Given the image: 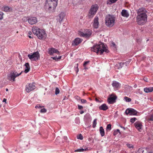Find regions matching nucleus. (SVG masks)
<instances>
[{
    "instance_id": "obj_1",
    "label": "nucleus",
    "mask_w": 153,
    "mask_h": 153,
    "mask_svg": "<svg viewBox=\"0 0 153 153\" xmlns=\"http://www.w3.org/2000/svg\"><path fill=\"white\" fill-rule=\"evenodd\" d=\"M91 51L98 54L99 52L102 54L105 52L108 53L109 51L106 48L105 45L102 43L94 45L91 48Z\"/></svg>"
},
{
    "instance_id": "obj_2",
    "label": "nucleus",
    "mask_w": 153,
    "mask_h": 153,
    "mask_svg": "<svg viewBox=\"0 0 153 153\" xmlns=\"http://www.w3.org/2000/svg\"><path fill=\"white\" fill-rule=\"evenodd\" d=\"M33 33L40 39H44L47 37V34L44 30L41 29L37 27H33L32 29Z\"/></svg>"
},
{
    "instance_id": "obj_3",
    "label": "nucleus",
    "mask_w": 153,
    "mask_h": 153,
    "mask_svg": "<svg viewBox=\"0 0 153 153\" xmlns=\"http://www.w3.org/2000/svg\"><path fill=\"white\" fill-rule=\"evenodd\" d=\"M115 17L113 15L108 14L106 16L105 24L109 27H112L114 25Z\"/></svg>"
},
{
    "instance_id": "obj_4",
    "label": "nucleus",
    "mask_w": 153,
    "mask_h": 153,
    "mask_svg": "<svg viewBox=\"0 0 153 153\" xmlns=\"http://www.w3.org/2000/svg\"><path fill=\"white\" fill-rule=\"evenodd\" d=\"M57 0H47L45 5L46 9L51 10L52 8H55L57 4Z\"/></svg>"
},
{
    "instance_id": "obj_5",
    "label": "nucleus",
    "mask_w": 153,
    "mask_h": 153,
    "mask_svg": "<svg viewBox=\"0 0 153 153\" xmlns=\"http://www.w3.org/2000/svg\"><path fill=\"white\" fill-rule=\"evenodd\" d=\"M147 15H137V22L139 25L143 24L147 20Z\"/></svg>"
},
{
    "instance_id": "obj_6",
    "label": "nucleus",
    "mask_w": 153,
    "mask_h": 153,
    "mask_svg": "<svg viewBox=\"0 0 153 153\" xmlns=\"http://www.w3.org/2000/svg\"><path fill=\"white\" fill-rule=\"evenodd\" d=\"M28 57L31 61H35L39 59L40 55L38 51L35 52L33 53L28 55Z\"/></svg>"
},
{
    "instance_id": "obj_7",
    "label": "nucleus",
    "mask_w": 153,
    "mask_h": 153,
    "mask_svg": "<svg viewBox=\"0 0 153 153\" xmlns=\"http://www.w3.org/2000/svg\"><path fill=\"white\" fill-rule=\"evenodd\" d=\"M23 72L22 71L19 74L17 73L16 72H11L9 75L7 76V79L10 81L13 80V81H15V78L18 76H19L21 74L22 72Z\"/></svg>"
},
{
    "instance_id": "obj_8",
    "label": "nucleus",
    "mask_w": 153,
    "mask_h": 153,
    "mask_svg": "<svg viewBox=\"0 0 153 153\" xmlns=\"http://www.w3.org/2000/svg\"><path fill=\"white\" fill-rule=\"evenodd\" d=\"M79 34L81 36L88 38L91 35L92 31L90 30L87 29L85 30L84 33L80 32Z\"/></svg>"
},
{
    "instance_id": "obj_9",
    "label": "nucleus",
    "mask_w": 153,
    "mask_h": 153,
    "mask_svg": "<svg viewBox=\"0 0 153 153\" xmlns=\"http://www.w3.org/2000/svg\"><path fill=\"white\" fill-rule=\"evenodd\" d=\"M98 8V7L97 4L92 5L90 10L89 14L91 15H94L97 13Z\"/></svg>"
},
{
    "instance_id": "obj_10",
    "label": "nucleus",
    "mask_w": 153,
    "mask_h": 153,
    "mask_svg": "<svg viewBox=\"0 0 153 153\" xmlns=\"http://www.w3.org/2000/svg\"><path fill=\"white\" fill-rule=\"evenodd\" d=\"M35 88L34 83L27 84L26 85L25 90L27 92H29Z\"/></svg>"
},
{
    "instance_id": "obj_11",
    "label": "nucleus",
    "mask_w": 153,
    "mask_h": 153,
    "mask_svg": "<svg viewBox=\"0 0 153 153\" xmlns=\"http://www.w3.org/2000/svg\"><path fill=\"white\" fill-rule=\"evenodd\" d=\"M125 113L127 115L129 114L131 115H135L137 114V111L133 108H130L126 109Z\"/></svg>"
},
{
    "instance_id": "obj_12",
    "label": "nucleus",
    "mask_w": 153,
    "mask_h": 153,
    "mask_svg": "<svg viewBox=\"0 0 153 153\" xmlns=\"http://www.w3.org/2000/svg\"><path fill=\"white\" fill-rule=\"evenodd\" d=\"M136 11L138 15H147L146 13L147 12L146 9L143 7L139 8L136 10Z\"/></svg>"
},
{
    "instance_id": "obj_13",
    "label": "nucleus",
    "mask_w": 153,
    "mask_h": 153,
    "mask_svg": "<svg viewBox=\"0 0 153 153\" xmlns=\"http://www.w3.org/2000/svg\"><path fill=\"white\" fill-rule=\"evenodd\" d=\"M48 53L51 55H52L54 53H56L58 55L59 54V52L58 50L53 48H49L48 50Z\"/></svg>"
},
{
    "instance_id": "obj_14",
    "label": "nucleus",
    "mask_w": 153,
    "mask_h": 153,
    "mask_svg": "<svg viewBox=\"0 0 153 153\" xmlns=\"http://www.w3.org/2000/svg\"><path fill=\"white\" fill-rule=\"evenodd\" d=\"M28 23L30 25H33L37 22V18L35 17H31L28 19Z\"/></svg>"
},
{
    "instance_id": "obj_15",
    "label": "nucleus",
    "mask_w": 153,
    "mask_h": 153,
    "mask_svg": "<svg viewBox=\"0 0 153 153\" xmlns=\"http://www.w3.org/2000/svg\"><path fill=\"white\" fill-rule=\"evenodd\" d=\"M99 18L97 16H96L94 20L93 27L95 28H97L99 27Z\"/></svg>"
},
{
    "instance_id": "obj_16",
    "label": "nucleus",
    "mask_w": 153,
    "mask_h": 153,
    "mask_svg": "<svg viewBox=\"0 0 153 153\" xmlns=\"http://www.w3.org/2000/svg\"><path fill=\"white\" fill-rule=\"evenodd\" d=\"M117 97L116 96H112L109 97L108 99V101L109 104H113L115 102Z\"/></svg>"
},
{
    "instance_id": "obj_17",
    "label": "nucleus",
    "mask_w": 153,
    "mask_h": 153,
    "mask_svg": "<svg viewBox=\"0 0 153 153\" xmlns=\"http://www.w3.org/2000/svg\"><path fill=\"white\" fill-rule=\"evenodd\" d=\"M112 85L114 88H117V89L120 88L121 84L119 82L115 81H114L112 83Z\"/></svg>"
},
{
    "instance_id": "obj_18",
    "label": "nucleus",
    "mask_w": 153,
    "mask_h": 153,
    "mask_svg": "<svg viewBox=\"0 0 153 153\" xmlns=\"http://www.w3.org/2000/svg\"><path fill=\"white\" fill-rule=\"evenodd\" d=\"M134 125L136 128L139 131H140L142 129V126L141 123L140 122H136Z\"/></svg>"
},
{
    "instance_id": "obj_19",
    "label": "nucleus",
    "mask_w": 153,
    "mask_h": 153,
    "mask_svg": "<svg viewBox=\"0 0 153 153\" xmlns=\"http://www.w3.org/2000/svg\"><path fill=\"white\" fill-rule=\"evenodd\" d=\"M82 41V39H80L79 38H77L74 41V42L73 43V45H77L80 43Z\"/></svg>"
},
{
    "instance_id": "obj_20",
    "label": "nucleus",
    "mask_w": 153,
    "mask_h": 153,
    "mask_svg": "<svg viewBox=\"0 0 153 153\" xmlns=\"http://www.w3.org/2000/svg\"><path fill=\"white\" fill-rule=\"evenodd\" d=\"M121 15L122 16L127 18L129 16V14L127 11L125 10H123L121 12Z\"/></svg>"
},
{
    "instance_id": "obj_21",
    "label": "nucleus",
    "mask_w": 153,
    "mask_h": 153,
    "mask_svg": "<svg viewBox=\"0 0 153 153\" xmlns=\"http://www.w3.org/2000/svg\"><path fill=\"white\" fill-rule=\"evenodd\" d=\"M25 70L24 71L25 73H27L30 70V67L29 64L28 63H26L25 65Z\"/></svg>"
},
{
    "instance_id": "obj_22",
    "label": "nucleus",
    "mask_w": 153,
    "mask_h": 153,
    "mask_svg": "<svg viewBox=\"0 0 153 153\" xmlns=\"http://www.w3.org/2000/svg\"><path fill=\"white\" fill-rule=\"evenodd\" d=\"M108 107L107 106L106 104H102V105L100 106L99 108L101 110H102L103 111H105L108 109Z\"/></svg>"
},
{
    "instance_id": "obj_23",
    "label": "nucleus",
    "mask_w": 153,
    "mask_h": 153,
    "mask_svg": "<svg viewBox=\"0 0 153 153\" xmlns=\"http://www.w3.org/2000/svg\"><path fill=\"white\" fill-rule=\"evenodd\" d=\"M144 90L146 93L151 92L153 91V87L146 88H144Z\"/></svg>"
},
{
    "instance_id": "obj_24",
    "label": "nucleus",
    "mask_w": 153,
    "mask_h": 153,
    "mask_svg": "<svg viewBox=\"0 0 153 153\" xmlns=\"http://www.w3.org/2000/svg\"><path fill=\"white\" fill-rule=\"evenodd\" d=\"M100 132L102 137H103L105 135V131L104 129L102 126H100Z\"/></svg>"
},
{
    "instance_id": "obj_25",
    "label": "nucleus",
    "mask_w": 153,
    "mask_h": 153,
    "mask_svg": "<svg viewBox=\"0 0 153 153\" xmlns=\"http://www.w3.org/2000/svg\"><path fill=\"white\" fill-rule=\"evenodd\" d=\"M59 22H62L63 18L65 16L64 13L63 12H62L59 14Z\"/></svg>"
},
{
    "instance_id": "obj_26",
    "label": "nucleus",
    "mask_w": 153,
    "mask_h": 153,
    "mask_svg": "<svg viewBox=\"0 0 153 153\" xmlns=\"http://www.w3.org/2000/svg\"><path fill=\"white\" fill-rule=\"evenodd\" d=\"M88 150V149L87 148L86 149H83V148H81L79 149H76L74 151V152H83L84 151H86Z\"/></svg>"
},
{
    "instance_id": "obj_27",
    "label": "nucleus",
    "mask_w": 153,
    "mask_h": 153,
    "mask_svg": "<svg viewBox=\"0 0 153 153\" xmlns=\"http://www.w3.org/2000/svg\"><path fill=\"white\" fill-rule=\"evenodd\" d=\"M3 9L4 11L7 12L10 11V9L11 10V8H10L8 6H6L4 7Z\"/></svg>"
},
{
    "instance_id": "obj_28",
    "label": "nucleus",
    "mask_w": 153,
    "mask_h": 153,
    "mask_svg": "<svg viewBox=\"0 0 153 153\" xmlns=\"http://www.w3.org/2000/svg\"><path fill=\"white\" fill-rule=\"evenodd\" d=\"M124 100L126 102H130L131 101V98L126 97H124Z\"/></svg>"
},
{
    "instance_id": "obj_29",
    "label": "nucleus",
    "mask_w": 153,
    "mask_h": 153,
    "mask_svg": "<svg viewBox=\"0 0 153 153\" xmlns=\"http://www.w3.org/2000/svg\"><path fill=\"white\" fill-rule=\"evenodd\" d=\"M61 56H59L58 57H57L56 56L54 57H52L51 58L56 61H58L61 58Z\"/></svg>"
},
{
    "instance_id": "obj_30",
    "label": "nucleus",
    "mask_w": 153,
    "mask_h": 153,
    "mask_svg": "<svg viewBox=\"0 0 153 153\" xmlns=\"http://www.w3.org/2000/svg\"><path fill=\"white\" fill-rule=\"evenodd\" d=\"M111 124H108L106 127V130L108 131V130L109 131H110L111 129Z\"/></svg>"
},
{
    "instance_id": "obj_31",
    "label": "nucleus",
    "mask_w": 153,
    "mask_h": 153,
    "mask_svg": "<svg viewBox=\"0 0 153 153\" xmlns=\"http://www.w3.org/2000/svg\"><path fill=\"white\" fill-rule=\"evenodd\" d=\"M97 119H95L93 121V127L94 128L95 127L96 124H97Z\"/></svg>"
},
{
    "instance_id": "obj_32",
    "label": "nucleus",
    "mask_w": 153,
    "mask_h": 153,
    "mask_svg": "<svg viewBox=\"0 0 153 153\" xmlns=\"http://www.w3.org/2000/svg\"><path fill=\"white\" fill-rule=\"evenodd\" d=\"M78 139L82 140L83 139V137L81 134H80L77 136Z\"/></svg>"
},
{
    "instance_id": "obj_33",
    "label": "nucleus",
    "mask_w": 153,
    "mask_h": 153,
    "mask_svg": "<svg viewBox=\"0 0 153 153\" xmlns=\"http://www.w3.org/2000/svg\"><path fill=\"white\" fill-rule=\"evenodd\" d=\"M59 90L58 88H56L55 90V94L56 95H57L59 93Z\"/></svg>"
},
{
    "instance_id": "obj_34",
    "label": "nucleus",
    "mask_w": 153,
    "mask_h": 153,
    "mask_svg": "<svg viewBox=\"0 0 153 153\" xmlns=\"http://www.w3.org/2000/svg\"><path fill=\"white\" fill-rule=\"evenodd\" d=\"M78 64H77L75 66V71L76 73H77L79 71V69L78 68Z\"/></svg>"
},
{
    "instance_id": "obj_35",
    "label": "nucleus",
    "mask_w": 153,
    "mask_h": 153,
    "mask_svg": "<svg viewBox=\"0 0 153 153\" xmlns=\"http://www.w3.org/2000/svg\"><path fill=\"white\" fill-rule=\"evenodd\" d=\"M137 120V119L135 117H133L130 119V121L132 123H134Z\"/></svg>"
},
{
    "instance_id": "obj_36",
    "label": "nucleus",
    "mask_w": 153,
    "mask_h": 153,
    "mask_svg": "<svg viewBox=\"0 0 153 153\" xmlns=\"http://www.w3.org/2000/svg\"><path fill=\"white\" fill-rule=\"evenodd\" d=\"M46 111H47V110L46 109H45V108H43L40 111V112L42 113H45L46 112Z\"/></svg>"
},
{
    "instance_id": "obj_37",
    "label": "nucleus",
    "mask_w": 153,
    "mask_h": 153,
    "mask_svg": "<svg viewBox=\"0 0 153 153\" xmlns=\"http://www.w3.org/2000/svg\"><path fill=\"white\" fill-rule=\"evenodd\" d=\"M126 145L128 147L130 148H133V146L131 144L127 143L126 144Z\"/></svg>"
},
{
    "instance_id": "obj_38",
    "label": "nucleus",
    "mask_w": 153,
    "mask_h": 153,
    "mask_svg": "<svg viewBox=\"0 0 153 153\" xmlns=\"http://www.w3.org/2000/svg\"><path fill=\"white\" fill-rule=\"evenodd\" d=\"M111 47H113L115 48H116V45L115 43L114 42H112L111 44Z\"/></svg>"
},
{
    "instance_id": "obj_39",
    "label": "nucleus",
    "mask_w": 153,
    "mask_h": 153,
    "mask_svg": "<svg viewBox=\"0 0 153 153\" xmlns=\"http://www.w3.org/2000/svg\"><path fill=\"white\" fill-rule=\"evenodd\" d=\"M126 88L128 89L130 91L132 90V87L129 86L128 85H126Z\"/></svg>"
},
{
    "instance_id": "obj_40",
    "label": "nucleus",
    "mask_w": 153,
    "mask_h": 153,
    "mask_svg": "<svg viewBox=\"0 0 153 153\" xmlns=\"http://www.w3.org/2000/svg\"><path fill=\"white\" fill-rule=\"evenodd\" d=\"M81 102L82 103H86L87 102V101L86 100L84 99H81L80 100Z\"/></svg>"
},
{
    "instance_id": "obj_41",
    "label": "nucleus",
    "mask_w": 153,
    "mask_h": 153,
    "mask_svg": "<svg viewBox=\"0 0 153 153\" xmlns=\"http://www.w3.org/2000/svg\"><path fill=\"white\" fill-rule=\"evenodd\" d=\"M3 13L1 12H0V20L3 19Z\"/></svg>"
},
{
    "instance_id": "obj_42",
    "label": "nucleus",
    "mask_w": 153,
    "mask_h": 153,
    "mask_svg": "<svg viewBox=\"0 0 153 153\" xmlns=\"http://www.w3.org/2000/svg\"><path fill=\"white\" fill-rule=\"evenodd\" d=\"M149 120L151 121H153V114H152L150 115Z\"/></svg>"
},
{
    "instance_id": "obj_43",
    "label": "nucleus",
    "mask_w": 153,
    "mask_h": 153,
    "mask_svg": "<svg viewBox=\"0 0 153 153\" xmlns=\"http://www.w3.org/2000/svg\"><path fill=\"white\" fill-rule=\"evenodd\" d=\"M89 63V61L85 62L83 64L84 67L86 66V65Z\"/></svg>"
},
{
    "instance_id": "obj_44",
    "label": "nucleus",
    "mask_w": 153,
    "mask_h": 153,
    "mask_svg": "<svg viewBox=\"0 0 153 153\" xmlns=\"http://www.w3.org/2000/svg\"><path fill=\"white\" fill-rule=\"evenodd\" d=\"M78 108L79 109H81L83 108V107L82 106L79 105H78Z\"/></svg>"
},
{
    "instance_id": "obj_45",
    "label": "nucleus",
    "mask_w": 153,
    "mask_h": 153,
    "mask_svg": "<svg viewBox=\"0 0 153 153\" xmlns=\"http://www.w3.org/2000/svg\"><path fill=\"white\" fill-rule=\"evenodd\" d=\"M117 0H109L112 3H114L116 2Z\"/></svg>"
},
{
    "instance_id": "obj_46",
    "label": "nucleus",
    "mask_w": 153,
    "mask_h": 153,
    "mask_svg": "<svg viewBox=\"0 0 153 153\" xmlns=\"http://www.w3.org/2000/svg\"><path fill=\"white\" fill-rule=\"evenodd\" d=\"M35 108H41V106L39 105H36L35 107Z\"/></svg>"
},
{
    "instance_id": "obj_47",
    "label": "nucleus",
    "mask_w": 153,
    "mask_h": 153,
    "mask_svg": "<svg viewBox=\"0 0 153 153\" xmlns=\"http://www.w3.org/2000/svg\"><path fill=\"white\" fill-rule=\"evenodd\" d=\"M117 112H115V113H114V117H117Z\"/></svg>"
},
{
    "instance_id": "obj_48",
    "label": "nucleus",
    "mask_w": 153,
    "mask_h": 153,
    "mask_svg": "<svg viewBox=\"0 0 153 153\" xmlns=\"http://www.w3.org/2000/svg\"><path fill=\"white\" fill-rule=\"evenodd\" d=\"M125 63L124 62H123V63H120V66H121V68L122 66H123V65Z\"/></svg>"
},
{
    "instance_id": "obj_49",
    "label": "nucleus",
    "mask_w": 153,
    "mask_h": 153,
    "mask_svg": "<svg viewBox=\"0 0 153 153\" xmlns=\"http://www.w3.org/2000/svg\"><path fill=\"white\" fill-rule=\"evenodd\" d=\"M6 99L5 98H4L3 100V102H5V103H6Z\"/></svg>"
},
{
    "instance_id": "obj_50",
    "label": "nucleus",
    "mask_w": 153,
    "mask_h": 153,
    "mask_svg": "<svg viewBox=\"0 0 153 153\" xmlns=\"http://www.w3.org/2000/svg\"><path fill=\"white\" fill-rule=\"evenodd\" d=\"M84 113V111H80V113L81 114H82Z\"/></svg>"
},
{
    "instance_id": "obj_51",
    "label": "nucleus",
    "mask_w": 153,
    "mask_h": 153,
    "mask_svg": "<svg viewBox=\"0 0 153 153\" xmlns=\"http://www.w3.org/2000/svg\"><path fill=\"white\" fill-rule=\"evenodd\" d=\"M77 100H81L80 97H79L77 96Z\"/></svg>"
},
{
    "instance_id": "obj_52",
    "label": "nucleus",
    "mask_w": 153,
    "mask_h": 153,
    "mask_svg": "<svg viewBox=\"0 0 153 153\" xmlns=\"http://www.w3.org/2000/svg\"><path fill=\"white\" fill-rule=\"evenodd\" d=\"M67 137L66 136H64V138L65 140H66L67 139Z\"/></svg>"
},
{
    "instance_id": "obj_53",
    "label": "nucleus",
    "mask_w": 153,
    "mask_h": 153,
    "mask_svg": "<svg viewBox=\"0 0 153 153\" xmlns=\"http://www.w3.org/2000/svg\"><path fill=\"white\" fill-rule=\"evenodd\" d=\"M32 33V32L31 31H29L28 32V34L30 35H31Z\"/></svg>"
},
{
    "instance_id": "obj_54",
    "label": "nucleus",
    "mask_w": 153,
    "mask_h": 153,
    "mask_svg": "<svg viewBox=\"0 0 153 153\" xmlns=\"http://www.w3.org/2000/svg\"><path fill=\"white\" fill-rule=\"evenodd\" d=\"M117 131L118 132H119V133H120V130H119V129H117Z\"/></svg>"
},
{
    "instance_id": "obj_55",
    "label": "nucleus",
    "mask_w": 153,
    "mask_h": 153,
    "mask_svg": "<svg viewBox=\"0 0 153 153\" xmlns=\"http://www.w3.org/2000/svg\"><path fill=\"white\" fill-rule=\"evenodd\" d=\"M28 37H29V38H33V37H31V36H28Z\"/></svg>"
},
{
    "instance_id": "obj_56",
    "label": "nucleus",
    "mask_w": 153,
    "mask_h": 153,
    "mask_svg": "<svg viewBox=\"0 0 153 153\" xmlns=\"http://www.w3.org/2000/svg\"><path fill=\"white\" fill-rule=\"evenodd\" d=\"M116 134V132L115 131H114V135H115V134Z\"/></svg>"
},
{
    "instance_id": "obj_57",
    "label": "nucleus",
    "mask_w": 153,
    "mask_h": 153,
    "mask_svg": "<svg viewBox=\"0 0 153 153\" xmlns=\"http://www.w3.org/2000/svg\"><path fill=\"white\" fill-rule=\"evenodd\" d=\"M129 63V61H127L126 62V63L128 64Z\"/></svg>"
},
{
    "instance_id": "obj_58",
    "label": "nucleus",
    "mask_w": 153,
    "mask_h": 153,
    "mask_svg": "<svg viewBox=\"0 0 153 153\" xmlns=\"http://www.w3.org/2000/svg\"><path fill=\"white\" fill-rule=\"evenodd\" d=\"M84 69H88V68H86L85 66L84 67Z\"/></svg>"
},
{
    "instance_id": "obj_59",
    "label": "nucleus",
    "mask_w": 153,
    "mask_h": 153,
    "mask_svg": "<svg viewBox=\"0 0 153 153\" xmlns=\"http://www.w3.org/2000/svg\"><path fill=\"white\" fill-rule=\"evenodd\" d=\"M120 127L122 128H123L124 130L125 129V128L123 127H122L121 126H120Z\"/></svg>"
},
{
    "instance_id": "obj_60",
    "label": "nucleus",
    "mask_w": 153,
    "mask_h": 153,
    "mask_svg": "<svg viewBox=\"0 0 153 153\" xmlns=\"http://www.w3.org/2000/svg\"><path fill=\"white\" fill-rule=\"evenodd\" d=\"M8 89H7V88H6V91H8Z\"/></svg>"
},
{
    "instance_id": "obj_61",
    "label": "nucleus",
    "mask_w": 153,
    "mask_h": 153,
    "mask_svg": "<svg viewBox=\"0 0 153 153\" xmlns=\"http://www.w3.org/2000/svg\"><path fill=\"white\" fill-rule=\"evenodd\" d=\"M147 1H150L151 0H146Z\"/></svg>"
},
{
    "instance_id": "obj_62",
    "label": "nucleus",
    "mask_w": 153,
    "mask_h": 153,
    "mask_svg": "<svg viewBox=\"0 0 153 153\" xmlns=\"http://www.w3.org/2000/svg\"><path fill=\"white\" fill-rule=\"evenodd\" d=\"M136 87H137V86H136V85H134V87L135 88H136Z\"/></svg>"
},
{
    "instance_id": "obj_63",
    "label": "nucleus",
    "mask_w": 153,
    "mask_h": 153,
    "mask_svg": "<svg viewBox=\"0 0 153 153\" xmlns=\"http://www.w3.org/2000/svg\"><path fill=\"white\" fill-rule=\"evenodd\" d=\"M107 4H109V2H107Z\"/></svg>"
},
{
    "instance_id": "obj_64",
    "label": "nucleus",
    "mask_w": 153,
    "mask_h": 153,
    "mask_svg": "<svg viewBox=\"0 0 153 153\" xmlns=\"http://www.w3.org/2000/svg\"><path fill=\"white\" fill-rule=\"evenodd\" d=\"M149 153H153V152H149Z\"/></svg>"
}]
</instances>
